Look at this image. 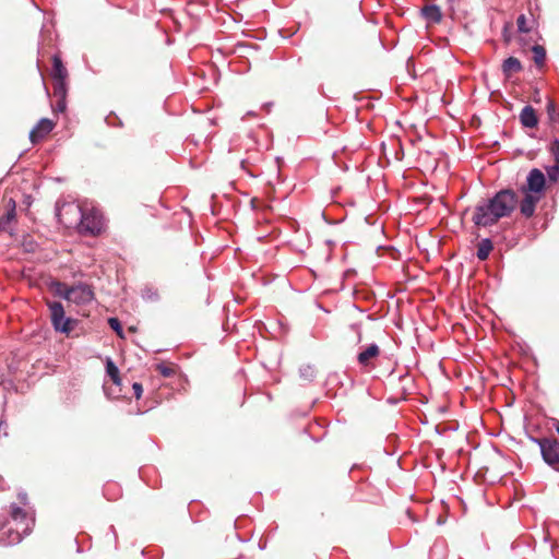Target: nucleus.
Instances as JSON below:
<instances>
[{"instance_id": "f03ea898", "label": "nucleus", "mask_w": 559, "mask_h": 559, "mask_svg": "<svg viewBox=\"0 0 559 559\" xmlns=\"http://www.w3.org/2000/svg\"><path fill=\"white\" fill-rule=\"evenodd\" d=\"M58 221L67 228L78 226L81 233L97 235L102 230L100 222L93 215L85 214L74 203H62L57 206Z\"/></svg>"}, {"instance_id": "6ab92c4d", "label": "nucleus", "mask_w": 559, "mask_h": 559, "mask_svg": "<svg viewBox=\"0 0 559 559\" xmlns=\"http://www.w3.org/2000/svg\"><path fill=\"white\" fill-rule=\"evenodd\" d=\"M533 60L538 68L544 67L546 60V49L540 45H535L532 48Z\"/></svg>"}, {"instance_id": "423d86ee", "label": "nucleus", "mask_w": 559, "mask_h": 559, "mask_svg": "<svg viewBox=\"0 0 559 559\" xmlns=\"http://www.w3.org/2000/svg\"><path fill=\"white\" fill-rule=\"evenodd\" d=\"M546 186V178L542 170L534 168L530 171L526 185L522 186L521 192H530L543 197Z\"/></svg>"}, {"instance_id": "6e6552de", "label": "nucleus", "mask_w": 559, "mask_h": 559, "mask_svg": "<svg viewBox=\"0 0 559 559\" xmlns=\"http://www.w3.org/2000/svg\"><path fill=\"white\" fill-rule=\"evenodd\" d=\"M26 536L22 530L13 527L10 522H4L0 527V543L5 546L16 545Z\"/></svg>"}, {"instance_id": "412c9836", "label": "nucleus", "mask_w": 559, "mask_h": 559, "mask_svg": "<svg viewBox=\"0 0 559 559\" xmlns=\"http://www.w3.org/2000/svg\"><path fill=\"white\" fill-rule=\"evenodd\" d=\"M67 92V80H53V95L56 98H66Z\"/></svg>"}, {"instance_id": "2eb2a0df", "label": "nucleus", "mask_w": 559, "mask_h": 559, "mask_svg": "<svg viewBox=\"0 0 559 559\" xmlns=\"http://www.w3.org/2000/svg\"><path fill=\"white\" fill-rule=\"evenodd\" d=\"M492 249H493V245L490 239H488V238L481 239L477 245L476 255L480 261H485L488 259Z\"/></svg>"}, {"instance_id": "f8f14e48", "label": "nucleus", "mask_w": 559, "mask_h": 559, "mask_svg": "<svg viewBox=\"0 0 559 559\" xmlns=\"http://www.w3.org/2000/svg\"><path fill=\"white\" fill-rule=\"evenodd\" d=\"M520 121L526 128H535L538 123L535 109L532 106H525L520 114Z\"/></svg>"}, {"instance_id": "f257e3e1", "label": "nucleus", "mask_w": 559, "mask_h": 559, "mask_svg": "<svg viewBox=\"0 0 559 559\" xmlns=\"http://www.w3.org/2000/svg\"><path fill=\"white\" fill-rule=\"evenodd\" d=\"M519 202L518 194L511 189L497 192L491 199L479 202L472 215L477 227H490L500 218L508 217L515 210Z\"/></svg>"}, {"instance_id": "7ed1b4c3", "label": "nucleus", "mask_w": 559, "mask_h": 559, "mask_svg": "<svg viewBox=\"0 0 559 559\" xmlns=\"http://www.w3.org/2000/svg\"><path fill=\"white\" fill-rule=\"evenodd\" d=\"M47 306L50 311L51 323L56 331L62 333H70L75 324V321L66 318V312L63 306L58 301H48Z\"/></svg>"}, {"instance_id": "b1692460", "label": "nucleus", "mask_w": 559, "mask_h": 559, "mask_svg": "<svg viewBox=\"0 0 559 559\" xmlns=\"http://www.w3.org/2000/svg\"><path fill=\"white\" fill-rule=\"evenodd\" d=\"M109 326L117 333V335L123 338V331L120 321L117 318H110L108 320Z\"/></svg>"}, {"instance_id": "0eeeda50", "label": "nucleus", "mask_w": 559, "mask_h": 559, "mask_svg": "<svg viewBox=\"0 0 559 559\" xmlns=\"http://www.w3.org/2000/svg\"><path fill=\"white\" fill-rule=\"evenodd\" d=\"M94 299V290L91 285L80 283L70 286L67 300L76 305H86Z\"/></svg>"}, {"instance_id": "cd10ccee", "label": "nucleus", "mask_w": 559, "mask_h": 559, "mask_svg": "<svg viewBox=\"0 0 559 559\" xmlns=\"http://www.w3.org/2000/svg\"><path fill=\"white\" fill-rule=\"evenodd\" d=\"M132 388H133L135 397L139 400L143 393L142 384L135 382V383H133Z\"/></svg>"}, {"instance_id": "9d476101", "label": "nucleus", "mask_w": 559, "mask_h": 559, "mask_svg": "<svg viewBox=\"0 0 559 559\" xmlns=\"http://www.w3.org/2000/svg\"><path fill=\"white\" fill-rule=\"evenodd\" d=\"M522 193L524 197L520 202H518L520 204V212L524 217L531 218L535 213L537 203L542 200L543 197L530 192Z\"/></svg>"}, {"instance_id": "39448f33", "label": "nucleus", "mask_w": 559, "mask_h": 559, "mask_svg": "<svg viewBox=\"0 0 559 559\" xmlns=\"http://www.w3.org/2000/svg\"><path fill=\"white\" fill-rule=\"evenodd\" d=\"M544 461L556 468L559 464V441L555 438L537 439Z\"/></svg>"}, {"instance_id": "ddd939ff", "label": "nucleus", "mask_w": 559, "mask_h": 559, "mask_svg": "<svg viewBox=\"0 0 559 559\" xmlns=\"http://www.w3.org/2000/svg\"><path fill=\"white\" fill-rule=\"evenodd\" d=\"M523 69L521 61L515 57L507 58L502 63V73L509 79L513 73L521 72Z\"/></svg>"}, {"instance_id": "c756f323", "label": "nucleus", "mask_w": 559, "mask_h": 559, "mask_svg": "<svg viewBox=\"0 0 559 559\" xmlns=\"http://www.w3.org/2000/svg\"><path fill=\"white\" fill-rule=\"evenodd\" d=\"M129 330L132 331V332L136 331L135 328H133V326H131Z\"/></svg>"}, {"instance_id": "20e7f679", "label": "nucleus", "mask_w": 559, "mask_h": 559, "mask_svg": "<svg viewBox=\"0 0 559 559\" xmlns=\"http://www.w3.org/2000/svg\"><path fill=\"white\" fill-rule=\"evenodd\" d=\"M10 516L15 527L22 530L25 535H29L33 532L35 525V516L33 513L27 512L19 506L11 504Z\"/></svg>"}, {"instance_id": "1a4fd4ad", "label": "nucleus", "mask_w": 559, "mask_h": 559, "mask_svg": "<svg viewBox=\"0 0 559 559\" xmlns=\"http://www.w3.org/2000/svg\"><path fill=\"white\" fill-rule=\"evenodd\" d=\"M55 126L56 122L48 118L40 119L29 132V141L32 144H37L46 139L47 135L53 130Z\"/></svg>"}, {"instance_id": "bb28decb", "label": "nucleus", "mask_w": 559, "mask_h": 559, "mask_svg": "<svg viewBox=\"0 0 559 559\" xmlns=\"http://www.w3.org/2000/svg\"><path fill=\"white\" fill-rule=\"evenodd\" d=\"M547 173L551 181H556L559 177V171H556V164L550 169H548Z\"/></svg>"}, {"instance_id": "7c9ffc66", "label": "nucleus", "mask_w": 559, "mask_h": 559, "mask_svg": "<svg viewBox=\"0 0 559 559\" xmlns=\"http://www.w3.org/2000/svg\"><path fill=\"white\" fill-rule=\"evenodd\" d=\"M557 432L559 433V425L557 426Z\"/></svg>"}, {"instance_id": "393cba45", "label": "nucleus", "mask_w": 559, "mask_h": 559, "mask_svg": "<svg viewBox=\"0 0 559 559\" xmlns=\"http://www.w3.org/2000/svg\"><path fill=\"white\" fill-rule=\"evenodd\" d=\"M551 152L554 154L555 162H556V171L558 173L559 171V140H555L551 143Z\"/></svg>"}, {"instance_id": "9b49d317", "label": "nucleus", "mask_w": 559, "mask_h": 559, "mask_svg": "<svg viewBox=\"0 0 559 559\" xmlns=\"http://www.w3.org/2000/svg\"><path fill=\"white\" fill-rule=\"evenodd\" d=\"M380 355V348L376 344H370L362 352H360L357 356L358 362L364 367H369L371 365V360L377 358Z\"/></svg>"}, {"instance_id": "4468645a", "label": "nucleus", "mask_w": 559, "mask_h": 559, "mask_svg": "<svg viewBox=\"0 0 559 559\" xmlns=\"http://www.w3.org/2000/svg\"><path fill=\"white\" fill-rule=\"evenodd\" d=\"M51 76L53 80H67L68 79V70L63 66V62L58 55H55L52 57Z\"/></svg>"}, {"instance_id": "a211bd4d", "label": "nucleus", "mask_w": 559, "mask_h": 559, "mask_svg": "<svg viewBox=\"0 0 559 559\" xmlns=\"http://www.w3.org/2000/svg\"><path fill=\"white\" fill-rule=\"evenodd\" d=\"M424 16L435 23H439L442 19L440 9L437 5H426L423 9Z\"/></svg>"}, {"instance_id": "aec40b11", "label": "nucleus", "mask_w": 559, "mask_h": 559, "mask_svg": "<svg viewBox=\"0 0 559 559\" xmlns=\"http://www.w3.org/2000/svg\"><path fill=\"white\" fill-rule=\"evenodd\" d=\"M534 23L533 19H527L525 14H521L516 20L518 31L520 33H528L532 31Z\"/></svg>"}, {"instance_id": "c85d7f7f", "label": "nucleus", "mask_w": 559, "mask_h": 559, "mask_svg": "<svg viewBox=\"0 0 559 559\" xmlns=\"http://www.w3.org/2000/svg\"><path fill=\"white\" fill-rule=\"evenodd\" d=\"M57 109L59 111H64V109H66V98H57Z\"/></svg>"}, {"instance_id": "4be33fe9", "label": "nucleus", "mask_w": 559, "mask_h": 559, "mask_svg": "<svg viewBox=\"0 0 559 559\" xmlns=\"http://www.w3.org/2000/svg\"><path fill=\"white\" fill-rule=\"evenodd\" d=\"M50 288L55 293V295L60 296L67 300V296L69 295L70 286H67L64 283L55 281L51 283Z\"/></svg>"}, {"instance_id": "a878e982", "label": "nucleus", "mask_w": 559, "mask_h": 559, "mask_svg": "<svg viewBox=\"0 0 559 559\" xmlns=\"http://www.w3.org/2000/svg\"><path fill=\"white\" fill-rule=\"evenodd\" d=\"M547 114L551 120H555L556 117H558V114L556 111V104L552 99H549L547 103Z\"/></svg>"}, {"instance_id": "5701e85b", "label": "nucleus", "mask_w": 559, "mask_h": 559, "mask_svg": "<svg viewBox=\"0 0 559 559\" xmlns=\"http://www.w3.org/2000/svg\"><path fill=\"white\" fill-rule=\"evenodd\" d=\"M155 369L165 378H170L176 373V366L171 362L158 364Z\"/></svg>"}, {"instance_id": "f3484780", "label": "nucleus", "mask_w": 559, "mask_h": 559, "mask_svg": "<svg viewBox=\"0 0 559 559\" xmlns=\"http://www.w3.org/2000/svg\"><path fill=\"white\" fill-rule=\"evenodd\" d=\"M106 372L116 385L121 384L119 369L110 358H107L106 360Z\"/></svg>"}, {"instance_id": "dca6fc26", "label": "nucleus", "mask_w": 559, "mask_h": 559, "mask_svg": "<svg viewBox=\"0 0 559 559\" xmlns=\"http://www.w3.org/2000/svg\"><path fill=\"white\" fill-rule=\"evenodd\" d=\"M15 219V203L0 219V231L12 234L11 223Z\"/></svg>"}]
</instances>
